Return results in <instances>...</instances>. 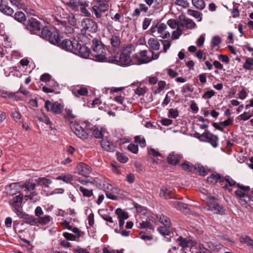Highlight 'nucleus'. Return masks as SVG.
I'll return each instance as SVG.
<instances>
[{"label":"nucleus","mask_w":253,"mask_h":253,"mask_svg":"<svg viewBox=\"0 0 253 253\" xmlns=\"http://www.w3.org/2000/svg\"><path fill=\"white\" fill-rule=\"evenodd\" d=\"M134 50V47L131 44H127L121 49L119 56H117L116 54V50L112 49V52L109 50L107 62L124 67L132 65L134 62L130 57V54Z\"/></svg>","instance_id":"nucleus-1"},{"label":"nucleus","mask_w":253,"mask_h":253,"mask_svg":"<svg viewBox=\"0 0 253 253\" xmlns=\"http://www.w3.org/2000/svg\"><path fill=\"white\" fill-rule=\"evenodd\" d=\"M91 49L93 52L94 60L97 62H107L108 54L105 55L106 46L98 38H94L92 40Z\"/></svg>","instance_id":"nucleus-2"},{"label":"nucleus","mask_w":253,"mask_h":253,"mask_svg":"<svg viewBox=\"0 0 253 253\" xmlns=\"http://www.w3.org/2000/svg\"><path fill=\"white\" fill-rule=\"evenodd\" d=\"M39 35L53 44L59 43V32L53 26H45L42 27Z\"/></svg>","instance_id":"nucleus-3"},{"label":"nucleus","mask_w":253,"mask_h":253,"mask_svg":"<svg viewBox=\"0 0 253 253\" xmlns=\"http://www.w3.org/2000/svg\"><path fill=\"white\" fill-rule=\"evenodd\" d=\"M90 126H91V124L85 121L81 123H74L71 126V128L79 138L85 139L88 137Z\"/></svg>","instance_id":"nucleus-4"},{"label":"nucleus","mask_w":253,"mask_h":253,"mask_svg":"<svg viewBox=\"0 0 253 253\" xmlns=\"http://www.w3.org/2000/svg\"><path fill=\"white\" fill-rule=\"evenodd\" d=\"M23 25L31 33L39 35L41 32V22L36 18L31 17L25 21Z\"/></svg>","instance_id":"nucleus-5"},{"label":"nucleus","mask_w":253,"mask_h":253,"mask_svg":"<svg viewBox=\"0 0 253 253\" xmlns=\"http://www.w3.org/2000/svg\"><path fill=\"white\" fill-rule=\"evenodd\" d=\"M82 29L81 32H88L91 33H95L98 31V25L96 22L90 18H85L82 21Z\"/></svg>","instance_id":"nucleus-6"},{"label":"nucleus","mask_w":253,"mask_h":253,"mask_svg":"<svg viewBox=\"0 0 253 253\" xmlns=\"http://www.w3.org/2000/svg\"><path fill=\"white\" fill-rule=\"evenodd\" d=\"M78 43V41L75 39L71 40L70 39H64L62 41L61 38L59 36V43L56 45L59 46L62 49L74 53V49Z\"/></svg>","instance_id":"nucleus-7"},{"label":"nucleus","mask_w":253,"mask_h":253,"mask_svg":"<svg viewBox=\"0 0 253 253\" xmlns=\"http://www.w3.org/2000/svg\"><path fill=\"white\" fill-rule=\"evenodd\" d=\"M44 108L47 111H51L55 114H61L64 109V106L58 102L56 101L52 103L48 100L45 101Z\"/></svg>","instance_id":"nucleus-8"},{"label":"nucleus","mask_w":253,"mask_h":253,"mask_svg":"<svg viewBox=\"0 0 253 253\" xmlns=\"http://www.w3.org/2000/svg\"><path fill=\"white\" fill-rule=\"evenodd\" d=\"M24 198V195L22 193H20L18 195L13 197L12 201L9 202L10 205L12 207V211L16 213H18L22 211V205Z\"/></svg>","instance_id":"nucleus-9"},{"label":"nucleus","mask_w":253,"mask_h":253,"mask_svg":"<svg viewBox=\"0 0 253 253\" xmlns=\"http://www.w3.org/2000/svg\"><path fill=\"white\" fill-rule=\"evenodd\" d=\"M238 189L235 191V195L238 197H246L248 200H252L253 202V199L252 196L249 195V192L250 190V187L249 186H244L240 183L237 184Z\"/></svg>","instance_id":"nucleus-10"},{"label":"nucleus","mask_w":253,"mask_h":253,"mask_svg":"<svg viewBox=\"0 0 253 253\" xmlns=\"http://www.w3.org/2000/svg\"><path fill=\"white\" fill-rule=\"evenodd\" d=\"M203 136V141H206L210 143L213 147L215 148L217 146L218 144V137L211 133L209 130H206L202 133Z\"/></svg>","instance_id":"nucleus-11"},{"label":"nucleus","mask_w":253,"mask_h":253,"mask_svg":"<svg viewBox=\"0 0 253 253\" xmlns=\"http://www.w3.org/2000/svg\"><path fill=\"white\" fill-rule=\"evenodd\" d=\"M74 53L83 57L87 58L89 55L90 49L85 45L79 43L78 41V43L74 49Z\"/></svg>","instance_id":"nucleus-12"},{"label":"nucleus","mask_w":253,"mask_h":253,"mask_svg":"<svg viewBox=\"0 0 253 253\" xmlns=\"http://www.w3.org/2000/svg\"><path fill=\"white\" fill-rule=\"evenodd\" d=\"M98 3L99 5H94L92 6V10L96 18H100L102 16L101 12H105L108 10L109 5L103 2Z\"/></svg>","instance_id":"nucleus-13"},{"label":"nucleus","mask_w":253,"mask_h":253,"mask_svg":"<svg viewBox=\"0 0 253 253\" xmlns=\"http://www.w3.org/2000/svg\"><path fill=\"white\" fill-rule=\"evenodd\" d=\"M91 168L89 166L84 163L79 164L76 168V172L84 176H87V175L91 172Z\"/></svg>","instance_id":"nucleus-14"},{"label":"nucleus","mask_w":253,"mask_h":253,"mask_svg":"<svg viewBox=\"0 0 253 253\" xmlns=\"http://www.w3.org/2000/svg\"><path fill=\"white\" fill-rule=\"evenodd\" d=\"M20 218L23 219V221L30 225H35L37 224V218L34 216L30 215L26 212L21 211L17 214Z\"/></svg>","instance_id":"nucleus-15"},{"label":"nucleus","mask_w":253,"mask_h":253,"mask_svg":"<svg viewBox=\"0 0 253 253\" xmlns=\"http://www.w3.org/2000/svg\"><path fill=\"white\" fill-rule=\"evenodd\" d=\"M0 11L8 16L14 13L13 9L8 6V0H0Z\"/></svg>","instance_id":"nucleus-16"},{"label":"nucleus","mask_w":253,"mask_h":253,"mask_svg":"<svg viewBox=\"0 0 253 253\" xmlns=\"http://www.w3.org/2000/svg\"><path fill=\"white\" fill-rule=\"evenodd\" d=\"M89 132H92V135L96 138H103V135L105 132V129L104 128L99 127L97 126H93L91 124V126L89 127Z\"/></svg>","instance_id":"nucleus-17"},{"label":"nucleus","mask_w":253,"mask_h":253,"mask_svg":"<svg viewBox=\"0 0 253 253\" xmlns=\"http://www.w3.org/2000/svg\"><path fill=\"white\" fill-rule=\"evenodd\" d=\"M233 122V119L230 118H229L227 120L219 122V125H218L216 123H213L212 124V126L215 128L216 129L222 131L224 130V128L229 126L232 125Z\"/></svg>","instance_id":"nucleus-18"},{"label":"nucleus","mask_w":253,"mask_h":253,"mask_svg":"<svg viewBox=\"0 0 253 253\" xmlns=\"http://www.w3.org/2000/svg\"><path fill=\"white\" fill-rule=\"evenodd\" d=\"M179 26L182 27H186L188 29H192L196 26V24L192 20L183 18H180Z\"/></svg>","instance_id":"nucleus-19"},{"label":"nucleus","mask_w":253,"mask_h":253,"mask_svg":"<svg viewBox=\"0 0 253 253\" xmlns=\"http://www.w3.org/2000/svg\"><path fill=\"white\" fill-rule=\"evenodd\" d=\"M182 158V155L172 152L169 155L167 161L169 164L172 165H176L179 163Z\"/></svg>","instance_id":"nucleus-20"},{"label":"nucleus","mask_w":253,"mask_h":253,"mask_svg":"<svg viewBox=\"0 0 253 253\" xmlns=\"http://www.w3.org/2000/svg\"><path fill=\"white\" fill-rule=\"evenodd\" d=\"M101 145L102 148L104 150L108 152H114L116 149V147L115 145L106 139H102Z\"/></svg>","instance_id":"nucleus-21"},{"label":"nucleus","mask_w":253,"mask_h":253,"mask_svg":"<svg viewBox=\"0 0 253 253\" xmlns=\"http://www.w3.org/2000/svg\"><path fill=\"white\" fill-rule=\"evenodd\" d=\"M147 50H142L139 52V55H136L135 57L138 59L139 64L147 63L151 61V59L147 55Z\"/></svg>","instance_id":"nucleus-22"},{"label":"nucleus","mask_w":253,"mask_h":253,"mask_svg":"<svg viewBox=\"0 0 253 253\" xmlns=\"http://www.w3.org/2000/svg\"><path fill=\"white\" fill-rule=\"evenodd\" d=\"M9 190L8 192L9 195L13 196L17 193L20 192L21 189H22L21 185H19V183H13L9 185Z\"/></svg>","instance_id":"nucleus-23"},{"label":"nucleus","mask_w":253,"mask_h":253,"mask_svg":"<svg viewBox=\"0 0 253 253\" xmlns=\"http://www.w3.org/2000/svg\"><path fill=\"white\" fill-rule=\"evenodd\" d=\"M148 47L150 51L158 50L160 49V44L155 38H150L148 41Z\"/></svg>","instance_id":"nucleus-24"},{"label":"nucleus","mask_w":253,"mask_h":253,"mask_svg":"<svg viewBox=\"0 0 253 253\" xmlns=\"http://www.w3.org/2000/svg\"><path fill=\"white\" fill-rule=\"evenodd\" d=\"M160 195L165 199L172 198L173 196L172 190L166 187H162L161 188Z\"/></svg>","instance_id":"nucleus-25"},{"label":"nucleus","mask_w":253,"mask_h":253,"mask_svg":"<svg viewBox=\"0 0 253 253\" xmlns=\"http://www.w3.org/2000/svg\"><path fill=\"white\" fill-rule=\"evenodd\" d=\"M110 42L112 47L116 50V48H119L121 44V40L119 36L116 35H112L110 38Z\"/></svg>","instance_id":"nucleus-26"},{"label":"nucleus","mask_w":253,"mask_h":253,"mask_svg":"<svg viewBox=\"0 0 253 253\" xmlns=\"http://www.w3.org/2000/svg\"><path fill=\"white\" fill-rule=\"evenodd\" d=\"M35 182L38 185L44 186L47 188L48 187L49 185L52 183L51 179L45 177H39L35 179Z\"/></svg>","instance_id":"nucleus-27"},{"label":"nucleus","mask_w":253,"mask_h":253,"mask_svg":"<svg viewBox=\"0 0 253 253\" xmlns=\"http://www.w3.org/2000/svg\"><path fill=\"white\" fill-rule=\"evenodd\" d=\"M22 189H24V191H31L34 190L36 187V184L33 183L32 180L29 179L24 182V183L21 185Z\"/></svg>","instance_id":"nucleus-28"},{"label":"nucleus","mask_w":253,"mask_h":253,"mask_svg":"<svg viewBox=\"0 0 253 253\" xmlns=\"http://www.w3.org/2000/svg\"><path fill=\"white\" fill-rule=\"evenodd\" d=\"M11 16L13 17L15 20L20 23H23L26 20V15L22 11H17L13 16L12 14Z\"/></svg>","instance_id":"nucleus-29"},{"label":"nucleus","mask_w":253,"mask_h":253,"mask_svg":"<svg viewBox=\"0 0 253 253\" xmlns=\"http://www.w3.org/2000/svg\"><path fill=\"white\" fill-rule=\"evenodd\" d=\"M72 93L77 97H79L80 96H85L87 95L88 90L86 87H82L79 89L76 88L73 89Z\"/></svg>","instance_id":"nucleus-30"},{"label":"nucleus","mask_w":253,"mask_h":253,"mask_svg":"<svg viewBox=\"0 0 253 253\" xmlns=\"http://www.w3.org/2000/svg\"><path fill=\"white\" fill-rule=\"evenodd\" d=\"M81 11L82 13L84 14L86 16H89L90 15V12L88 9H90L88 2L83 1L80 3Z\"/></svg>","instance_id":"nucleus-31"},{"label":"nucleus","mask_w":253,"mask_h":253,"mask_svg":"<svg viewBox=\"0 0 253 253\" xmlns=\"http://www.w3.org/2000/svg\"><path fill=\"white\" fill-rule=\"evenodd\" d=\"M218 204V200L217 198H215L213 196H210L208 199L207 205L210 209L213 210L214 207Z\"/></svg>","instance_id":"nucleus-32"},{"label":"nucleus","mask_w":253,"mask_h":253,"mask_svg":"<svg viewBox=\"0 0 253 253\" xmlns=\"http://www.w3.org/2000/svg\"><path fill=\"white\" fill-rule=\"evenodd\" d=\"M218 204V200L217 198H215L213 196H210L208 199L207 205L210 209L213 210L214 207Z\"/></svg>","instance_id":"nucleus-33"},{"label":"nucleus","mask_w":253,"mask_h":253,"mask_svg":"<svg viewBox=\"0 0 253 253\" xmlns=\"http://www.w3.org/2000/svg\"><path fill=\"white\" fill-rule=\"evenodd\" d=\"M176 242L178 243V245L183 248H187L189 246L190 242L187 238H183L179 236L176 239Z\"/></svg>","instance_id":"nucleus-34"},{"label":"nucleus","mask_w":253,"mask_h":253,"mask_svg":"<svg viewBox=\"0 0 253 253\" xmlns=\"http://www.w3.org/2000/svg\"><path fill=\"white\" fill-rule=\"evenodd\" d=\"M172 204L174 207L180 211H185L188 209V205L181 202L174 201L172 202Z\"/></svg>","instance_id":"nucleus-35"},{"label":"nucleus","mask_w":253,"mask_h":253,"mask_svg":"<svg viewBox=\"0 0 253 253\" xmlns=\"http://www.w3.org/2000/svg\"><path fill=\"white\" fill-rule=\"evenodd\" d=\"M187 14L191 16L194 17L195 18L199 19L198 20V22L202 21V13L198 11L188 9L187 10Z\"/></svg>","instance_id":"nucleus-36"},{"label":"nucleus","mask_w":253,"mask_h":253,"mask_svg":"<svg viewBox=\"0 0 253 253\" xmlns=\"http://www.w3.org/2000/svg\"><path fill=\"white\" fill-rule=\"evenodd\" d=\"M79 190L82 193L84 197L89 198L93 195L92 190H89L82 186H79Z\"/></svg>","instance_id":"nucleus-37"},{"label":"nucleus","mask_w":253,"mask_h":253,"mask_svg":"<svg viewBox=\"0 0 253 253\" xmlns=\"http://www.w3.org/2000/svg\"><path fill=\"white\" fill-rule=\"evenodd\" d=\"M64 118L66 120L68 121L70 123H73L75 116L72 114V112L70 109H66L65 110V114Z\"/></svg>","instance_id":"nucleus-38"},{"label":"nucleus","mask_w":253,"mask_h":253,"mask_svg":"<svg viewBox=\"0 0 253 253\" xmlns=\"http://www.w3.org/2000/svg\"><path fill=\"white\" fill-rule=\"evenodd\" d=\"M192 3L196 8L200 10L204 9L206 6L204 0H192Z\"/></svg>","instance_id":"nucleus-39"},{"label":"nucleus","mask_w":253,"mask_h":253,"mask_svg":"<svg viewBox=\"0 0 253 253\" xmlns=\"http://www.w3.org/2000/svg\"><path fill=\"white\" fill-rule=\"evenodd\" d=\"M240 241L242 243L246 244L247 246L253 249V240L248 236H242L240 238Z\"/></svg>","instance_id":"nucleus-40"},{"label":"nucleus","mask_w":253,"mask_h":253,"mask_svg":"<svg viewBox=\"0 0 253 253\" xmlns=\"http://www.w3.org/2000/svg\"><path fill=\"white\" fill-rule=\"evenodd\" d=\"M85 32H81L78 35V39L84 44L89 43L91 39L86 35Z\"/></svg>","instance_id":"nucleus-41"},{"label":"nucleus","mask_w":253,"mask_h":253,"mask_svg":"<svg viewBox=\"0 0 253 253\" xmlns=\"http://www.w3.org/2000/svg\"><path fill=\"white\" fill-rule=\"evenodd\" d=\"M194 170H197L199 174L202 176H205L208 173V171L201 164H197L194 166Z\"/></svg>","instance_id":"nucleus-42"},{"label":"nucleus","mask_w":253,"mask_h":253,"mask_svg":"<svg viewBox=\"0 0 253 253\" xmlns=\"http://www.w3.org/2000/svg\"><path fill=\"white\" fill-rule=\"evenodd\" d=\"M115 213L117 215L118 219H127L129 217L127 212L120 208L117 209Z\"/></svg>","instance_id":"nucleus-43"},{"label":"nucleus","mask_w":253,"mask_h":253,"mask_svg":"<svg viewBox=\"0 0 253 253\" xmlns=\"http://www.w3.org/2000/svg\"><path fill=\"white\" fill-rule=\"evenodd\" d=\"M243 68L248 70L253 69V58L248 57L243 65Z\"/></svg>","instance_id":"nucleus-44"},{"label":"nucleus","mask_w":253,"mask_h":253,"mask_svg":"<svg viewBox=\"0 0 253 253\" xmlns=\"http://www.w3.org/2000/svg\"><path fill=\"white\" fill-rule=\"evenodd\" d=\"M157 218L159 219V221L165 226H171L169 218L164 215H157Z\"/></svg>","instance_id":"nucleus-45"},{"label":"nucleus","mask_w":253,"mask_h":253,"mask_svg":"<svg viewBox=\"0 0 253 253\" xmlns=\"http://www.w3.org/2000/svg\"><path fill=\"white\" fill-rule=\"evenodd\" d=\"M171 226H161L159 227L158 231L163 235H169L170 231L169 228Z\"/></svg>","instance_id":"nucleus-46"},{"label":"nucleus","mask_w":253,"mask_h":253,"mask_svg":"<svg viewBox=\"0 0 253 253\" xmlns=\"http://www.w3.org/2000/svg\"><path fill=\"white\" fill-rule=\"evenodd\" d=\"M51 220V217L49 215H46L43 217H40L37 219V223L41 225H45L49 223Z\"/></svg>","instance_id":"nucleus-47"},{"label":"nucleus","mask_w":253,"mask_h":253,"mask_svg":"<svg viewBox=\"0 0 253 253\" xmlns=\"http://www.w3.org/2000/svg\"><path fill=\"white\" fill-rule=\"evenodd\" d=\"M180 166L182 169L184 170H187L190 172L194 171V165L189 163L184 162L182 163Z\"/></svg>","instance_id":"nucleus-48"},{"label":"nucleus","mask_w":253,"mask_h":253,"mask_svg":"<svg viewBox=\"0 0 253 253\" xmlns=\"http://www.w3.org/2000/svg\"><path fill=\"white\" fill-rule=\"evenodd\" d=\"M134 142L136 143L139 144L140 147L142 148L145 147L146 145L145 138L140 135H137L135 136Z\"/></svg>","instance_id":"nucleus-49"},{"label":"nucleus","mask_w":253,"mask_h":253,"mask_svg":"<svg viewBox=\"0 0 253 253\" xmlns=\"http://www.w3.org/2000/svg\"><path fill=\"white\" fill-rule=\"evenodd\" d=\"M11 3L18 9H24L25 7V4L23 2L22 0H10Z\"/></svg>","instance_id":"nucleus-50"},{"label":"nucleus","mask_w":253,"mask_h":253,"mask_svg":"<svg viewBox=\"0 0 253 253\" xmlns=\"http://www.w3.org/2000/svg\"><path fill=\"white\" fill-rule=\"evenodd\" d=\"M0 96L3 98H12L15 96V93L0 88Z\"/></svg>","instance_id":"nucleus-51"},{"label":"nucleus","mask_w":253,"mask_h":253,"mask_svg":"<svg viewBox=\"0 0 253 253\" xmlns=\"http://www.w3.org/2000/svg\"><path fill=\"white\" fill-rule=\"evenodd\" d=\"M140 228L142 229H146L153 230V226L152 223L148 221H143L142 222L140 223Z\"/></svg>","instance_id":"nucleus-52"},{"label":"nucleus","mask_w":253,"mask_h":253,"mask_svg":"<svg viewBox=\"0 0 253 253\" xmlns=\"http://www.w3.org/2000/svg\"><path fill=\"white\" fill-rule=\"evenodd\" d=\"M115 22H118L120 23H124V15L123 13L119 12L117 13L114 16L113 18H112Z\"/></svg>","instance_id":"nucleus-53"},{"label":"nucleus","mask_w":253,"mask_h":253,"mask_svg":"<svg viewBox=\"0 0 253 253\" xmlns=\"http://www.w3.org/2000/svg\"><path fill=\"white\" fill-rule=\"evenodd\" d=\"M221 42V39L218 36H214L211 40V44L212 48L218 46Z\"/></svg>","instance_id":"nucleus-54"},{"label":"nucleus","mask_w":253,"mask_h":253,"mask_svg":"<svg viewBox=\"0 0 253 253\" xmlns=\"http://www.w3.org/2000/svg\"><path fill=\"white\" fill-rule=\"evenodd\" d=\"M26 201L28 200L37 201L39 200L38 193L36 192H32L29 195H26L24 197Z\"/></svg>","instance_id":"nucleus-55"},{"label":"nucleus","mask_w":253,"mask_h":253,"mask_svg":"<svg viewBox=\"0 0 253 253\" xmlns=\"http://www.w3.org/2000/svg\"><path fill=\"white\" fill-rule=\"evenodd\" d=\"M117 160L122 163H126L128 160V158L124 154L121 153H117Z\"/></svg>","instance_id":"nucleus-56"},{"label":"nucleus","mask_w":253,"mask_h":253,"mask_svg":"<svg viewBox=\"0 0 253 253\" xmlns=\"http://www.w3.org/2000/svg\"><path fill=\"white\" fill-rule=\"evenodd\" d=\"M217 172H214L211 174V175L207 177V181L210 183H213L215 184L217 183L216 182V177H217Z\"/></svg>","instance_id":"nucleus-57"},{"label":"nucleus","mask_w":253,"mask_h":253,"mask_svg":"<svg viewBox=\"0 0 253 253\" xmlns=\"http://www.w3.org/2000/svg\"><path fill=\"white\" fill-rule=\"evenodd\" d=\"M162 43L163 45V52H166L168 49L170 47L171 45V42L168 40H161Z\"/></svg>","instance_id":"nucleus-58"},{"label":"nucleus","mask_w":253,"mask_h":253,"mask_svg":"<svg viewBox=\"0 0 253 253\" xmlns=\"http://www.w3.org/2000/svg\"><path fill=\"white\" fill-rule=\"evenodd\" d=\"M226 184H228V186L230 187H233L237 186L238 183H236L230 176L226 175Z\"/></svg>","instance_id":"nucleus-59"},{"label":"nucleus","mask_w":253,"mask_h":253,"mask_svg":"<svg viewBox=\"0 0 253 253\" xmlns=\"http://www.w3.org/2000/svg\"><path fill=\"white\" fill-rule=\"evenodd\" d=\"M178 116V112L177 109L171 108L169 110L168 116L169 118L175 119Z\"/></svg>","instance_id":"nucleus-60"},{"label":"nucleus","mask_w":253,"mask_h":253,"mask_svg":"<svg viewBox=\"0 0 253 253\" xmlns=\"http://www.w3.org/2000/svg\"><path fill=\"white\" fill-rule=\"evenodd\" d=\"M182 34V30L178 27L176 31H173L172 33L171 38L172 40L178 39Z\"/></svg>","instance_id":"nucleus-61"},{"label":"nucleus","mask_w":253,"mask_h":253,"mask_svg":"<svg viewBox=\"0 0 253 253\" xmlns=\"http://www.w3.org/2000/svg\"><path fill=\"white\" fill-rule=\"evenodd\" d=\"M127 149L134 154H137L138 151V146L134 144H129L127 146Z\"/></svg>","instance_id":"nucleus-62"},{"label":"nucleus","mask_w":253,"mask_h":253,"mask_svg":"<svg viewBox=\"0 0 253 253\" xmlns=\"http://www.w3.org/2000/svg\"><path fill=\"white\" fill-rule=\"evenodd\" d=\"M167 24L172 29H175L176 26H179V23H177L176 20L173 19H169Z\"/></svg>","instance_id":"nucleus-63"},{"label":"nucleus","mask_w":253,"mask_h":253,"mask_svg":"<svg viewBox=\"0 0 253 253\" xmlns=\"http://www.w3.org/2000/svg\"><path fill=\"white\" fill-rule=\"evenodd\" d=\"M73 252L75 253H89V252L86 249L82 248L80 247L74 249Z\"/></svg>","instance_id":"nucleus-64"}]
</instances>
